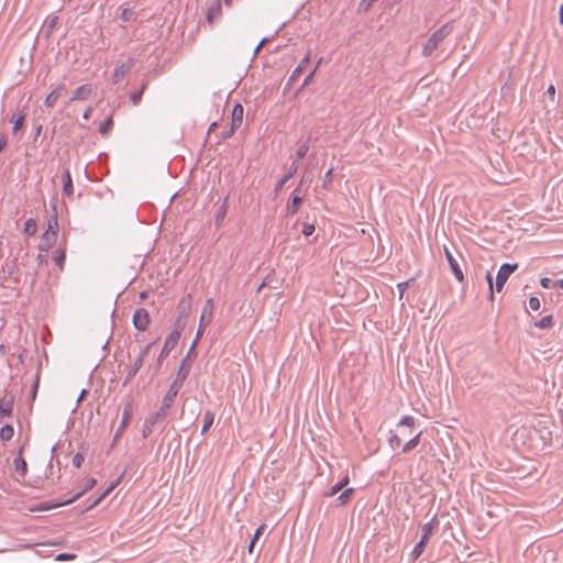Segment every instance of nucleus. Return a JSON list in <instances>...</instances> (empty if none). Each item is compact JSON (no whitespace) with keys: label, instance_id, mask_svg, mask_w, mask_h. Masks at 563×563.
<instances>
[{"label":"nucleus","instance_id":"nucleus-36","mask_svg":"<svg viewBox=\"0 0 563 563\" xmlns=\"http://www.w3.org/2000/svg\"><path fill=\"white\" fill-rule=\"evenodd\" d=\"M265 529H266V525H261L256 529V531H255V533H254V536H253V538H252V540L250 542V545H249V553L250 554L253 553V549H254L255 542L257 541V539L261 537V534L264 532Z\"/></svg>","mask_w":563,"mask_h":563},{"label":"nucleus","instance_id":"nucleus-20","mask_svg":"<svg viewBox=\"0 0 563 563\" xmlns=\"http://www.w3.org/2000/svg\"><path fill=\"white\" fill-rule=\"evenodd\" d=\"M169 409L170 408H165L164 402L162 401L159 409L156 412L150 415L147 418H145V420L152 421L153 426H155L157 422L163 421L167 417V412Z\"/></svg>","mask_w":563,"mask_h":563},{"label":"nucleus","instance_id":"nucleus-46","mask_svg":"<svg viewBox=\"0 0 563 563\" xmlns=\"http://www.w3.org/2000/svg\"><path fill=\"white\" fill-rule=\"evenodd\" d=\"M309 151V144L307 142L302 143L297 150V157L299 159L303 158Z\"/></svg>","mask_w":563,"mask_h":563},{"label":"nucleus","instance_id":"nucleus-29","mask_svg":"<svg viewBox=\"0 0 563 563\" xmlns=\"http://www.w3.org/2000/svg\"><path fill=\"white\" fill-rule=\"evenodd\" d=\"M349 483V477L345 476L343 479H341L339 483H336L334 486L331 487L329 492L325 493V496L332 497L336 495L340 490H342Z\"/></svg>","mask_w":563,"mask_h":563},{"label":"nucleus","instance_id":"nucleus-55","mask_svg":"<svg viewBox=\"0 0 563 563\" xmlns=\"http://www.w3.org/2000/svg\"><path fill=\"white\" fill-rule=\"evenodd\" d=\"M529 307H530L532 310H534V311H536V310H539V308H540V300H539V298H537V297H531V298L529 299Z\"/></svg>","mask_w":563,"mask_h":563},{"label":"nucleus","instance_id":"nucleus-3","mask_svg":"<svg viewBox=\"0 0 563 563\" xmlns=\"http://www.w3.org/2000/svg\"><path fill=\"white\" fill-rule=\"evenodd\" d=\"M212 312H213V300L210 298V299H207L203 305L202 312H201L200 320H199V328H198L196 338L191 344L190 351H192L195 349L203 330L210 323V321L212 319Z\"/></svg>","mask_w":563,"mask_h":563},{"label":"nucleus","instance_id":"nucleus-48","mask_svg":"<svg viewBox=\"0 0 563 563\" xmlns=\"http://www.w3.org/2000/svg\"><path fill=\"white\" fill-rule=\"evenodd\" d=\"M84 460H85L84 455L78 452L74 455L71 463L75 467L79 468L81 466V464L84 463Z\"/></svg>","mask_w":563,"mask_h":563},{"label":"nucleus","instance_id":"nucleus-8","mask_svg":"<svg viewBox=\"0 0 563 563\" xmlns=\"http://www.w3.org/2000/svg\"><path fill=\"white\" fill-rule=\"evenodd\" d=\"M243 121V107L236 103L232 109L231 129L224 134V137L231 136L234 131L241 126Z\"/></svg>","mask_w":563,"mask_h":563},{"label":"nucleus","instance_id":"nucleus-21","mask_svg":"<svg viewBox=\"0 0 563 563\" xmlns=\"http://www.w3.org/2000/svg\"><path fill=\"white\" fill-rule=\"evenodd\" d=\"M73 192H74V187H73L71 175L68 169H65L63 173V194L65 196L69 197L73 195Z\"/></svg>","mask_w":563,"mask_h":563},{"label":"nucleus","instance_id":"nucleus-16","mask_svg":"<svg viewBox=\"0 0 563 563\" xmlns=\"http://www.w3.org/2000/svg\"><path fill=\"white\" fill-rule=\"evenodd\" d=\"M92 93V87L91 85H82L80 87H78L73 96L70 97L69 101H75V100H87L90 98Z\"/></svg>","mask_w":563,"mask_h":563},{"label":"nucleus","instance_id":"nucleus-22","mask_svg":"<svg viewBox=\"0 0 563 563\" xmlns=\"http://www.w3.org/2000/svg\"><path fill=\"white\" fill-rule=\"evenodd\" d=\"M302 203V196H291L290 202L286 207V214L292 216L298 212Z\"/></svg>","mask_w":563,"mask_h":563},{"label":"nucleus","instance_id":"nucleus-4","mask_svg":"<svg viewBox=\"0 0 563 563\" xmlns=\"http://www.w3.org/2000/svg\"><path fill=\"white\" fill-rule=\"evenodd\" d=\"M518 268V264H503L496 276V290L501 291L509 276Z\"/></svg>","mask_w":563,"mask_h":563},{"label":"nucleus","instance_id":"nucleus-2","mask_svg":"<svg viewBox=\"0 0 563 563\" xmlns=\"http://www.w3.org/2000/svg\"><path fill=\"white\" fill-rule=\"evenodd\" d=\"M188 371H184L183 366L180 367L179 372L177 373V376L175 380L170 384L166 395L163 398L164 407L165 408H172L175 401V398L181 388L185 379L187 378Z\"/></svg>","mask_w":563,"mask_h":563},{"label":"nucleus","instance_id":"nucleus-39","mask_svg":"<svg viewBox=\"0 0 563 563\" xmlns=\"http://www.w3.org/2000/svg\"><path fill=\"white\" fill-rule=\"evenodd\" d=\"M354 493V489L353 488H347L345 489L339 497H338V500L340 501V505H344L349 501V499L351 498L352 494Z\"/></svg>","mask_w":563,"mask_h":563},{"label":"nucleus","instance_id":"nucleus-58","mask_svg":"<svg viewBox=\"0 0 563 563\" xmlns=\"http://www.w3.org/2000/svg\"><path fill=\"white\" fill-rule=\"evenodd\" d=\"M547 95L550 97L552 101H554L555 96V87L553 85H550L547 89Z\"/></svg>","mask_w":563,"mask_h":563},{"label":"nucleus","instance_id":"nucleus-32","mask_svg":"<svg viewBox=\"0 0 563 563\" xmlns=\"http://www.w3.org/2000/svg\"><path fill=\"white\" fill-rule=\"evenodd\" d=\"M422 432H419L416 437H413L412 439H410L404 446H402V452L404 453H408L410 452L411 450H413L419 443H420V437H421Z\"/></svg>","mask_w":563,"mask_h":563},{"label":"nucleus","instance_id":"nucleus-31","mask_svg":"<svg viewBox=\"0 0 563 563\" xmlns=\"http://www.w3.org/2000/svg\"><path fill=\"white\" fill-rule=\"evenodd\" d=\"M14 430L10 424H5L0 429V439L2 441H9L13 438Z\"/></svg>","mask_w":563,"mask_h":563},{"label":"nucleus","instance_id":"nucleus-52","mask_svg":"<svg viewBox=\"0 0 563 563\" xmlns=\"http://www.w3.org/2000/svg\"><path fill=\"white\" fill-rule=\"evenodd\" d=\"M332 173H333V168H330V169L325 173L324 180H323V187H324L325 189H329L330 184L332 183Z\"/></svg>","mask_w":563,"mask_h":563},{"label":"nucleus","instance_id":"nucleus-25","mask_svg":"<svg viewBox=\"0 0 563 563\" xmlns=\"http://www.w3.org/2000/svg\"><path fill=\"white\" fill-rule=\"evenodd\" d=\"M21 454H22V449L19 452V456L16 459H14L13 463H14L16 473L21 476H25V474L27 472V464H26L25 460L23 457H21Z\"/></svg>","mask_w":563,"mask_h":563},{"label":"nucleus","instance_id":"nucleus-28","mask_svg":"<svg viewBox=\"0 0 563 563\" xmlns=\"http://www.w3.org/2000/svg\"><path fill=\"white\" fill-rule=\"evenodd\" d=\"M213 421H214V413L211 412V411H206L203 413V424H202V428H201V433L205 434L207 433V431L211 428V426L213 424Z\"/></svg>","mask_w":563,"mask_h":563},{"label":"nucleus","instance_id":"nucleus-56","mask_svg":"<svg viewBox=\"0 0 563 563\" xmlns=\"http://www.w3.org/2000/svg\"><path fill=\"white\" fill-rule=\"evenodd\" d=\"M540 284H541V286H542L543 288H551L552 286H554V285H555V283H554V282H552V279H550V278H548V277L542 278V279H541V282H540Z\"/></svg>","mask_w":563,"mask_h":563},{"label":"nucleus","instance_id":"nucleus-59","mask_svg":"<svg viewBox=\"0 0 563 563\" xmlns=\"http://www.w3.org/2000/svg\"><path fill=\"white\" fill-rule=\"evenodd\" d=\"M37 388H38V377H36L33 386H32V390H31V394H32V399H35L36 397V393H37Z\"/></svg>","mask_w":563,"mask_h":563},{"label":"nucleus","instance_id":"nucleus-60","mask_svg":"<svg viewBox=\"0 0 563 563\" xmlns=\"http://www.w3.org/2000/svg\"><path fill=\"white\" fill-rule=\"evenodd\" d=\"M91 112H92V108H91V107H88V108L86 109V111L84 112L82 118H84L85 120H89V118H90V115H91Z\"/></svg>","mask_w":563,"mask_h":563},{"label":"nucleus","instance_id":"nucleus-12","mask_svg":"<svg viewBox=\"0 0 563 563\" xmlns=\"http://www.w3.org/2000/svg\"><path fill=\"white\" fill-rule=\"evenodd\" d=\"M57 241V234L54 231H45L41 238L38 249L43 252L48 251Z\"/></svg>","mask_w":563,"mask_h":563},{"label":"nucleus","instance_id":"nucleus-51","mask_svg":"<svg viewBox=\"0 0 563 563\" xmlns=\"http://www.w3.org/2000/svg\"><path fill=\"white\" fill-rule=\"evenodd\" d=\"M314 230H316L314 224L303 223L302 234L306 236H310L314 232Z\"/></svg>","mask_w":563,"mask_h":563},{"label":"nucleus","instance_id":"nucleus-33","mask_svg":"<svg viewBox=\"0 0 563 563\" xmlns=\"http://www.w3.org/2000/svg\"><path fill=\"white\" fill-rule=\"evenodd\" d=\"M53 209H54V213L48 219L47 230L46 231H54L57 234V232H58V217H57L56 208L54 207Z\"/></svg>","mask_w":563,"mask_h":563},{"label":"nucleus","instance_id":"nucleus-49","mask_svg":"<svg viewBox=\"0 0 563 563\" xmlns=\"http://www.w3.org/2000/svg\"><path fill=\"white\" fill-rule=\"evenodd\" d=\"M321 63V60L318 62L317 66L314 67V69L305 78L303 82H302V87H307L308 85H310L313 80V76L317 71V68L319 66V64Z\"/></svg>","mask_w":563,"mask_h":563},{"label":"nucleus","instance_id":"nucleus-38","mask_svg":"<svg viewBox=\"0 0 563 563\" xmlns=\"http://www.w3.org/2000/svg\"><path fill=\"white\" fill-rule=\"evenodd\" d=\"M113 125V120L112 118H108L107 120H104L100 126H99V132L102 134V135H106L109 130H111Z\"/></svg>","mask_w":563,"mask_h":563},{"label":"nucleus","instance_id":"nucleus-6","mask_svg":"<svg viewBox=\"0 0 563 563\" xmlns=\"http://www.w3.org/2000/svg\"><path fill=\"white\" fill-rule=\"evenodd\" d=\"M151 322L148 311L144 308H139L133 313V324L139 331H145Z\"/></svg>","mask_w":563,"mask_h":563},{"label":"nucleus","instance_id":"nucleus-24","mask_svg":"<svg viewBox=\"0 0 563 563\" xmlns=\"http://www.w3.org/2000/svg\"><path fill=\"white\" fill-rule=\"evenodd\" d=\"M439 525L437 518L434 517L431 521L424 523L422 526V537L421 539L424 541H429L430 537L433 533L434 528Z\"/></svg>","mask_w":563,"mask_h":563},{"label":"nucleus","instance_id":"nucleus-45","mask_svg":"<svg viewBox=\"0 0 563 563\" xmlns=\"http://www.w3.org/2000/svg\"><path fill=\"white\" fill-rule=\"evenodd\" d=\"M227 205H228V199H225L222 203V206L220 207L219 211H218V216H217V224L219 225L220 224V221L224 218L225 213H227Z\"/></svg>","mask_w":563,"mask_h":563},{"label":"nucleus","instance_id":"nucleus-62","mask_svg":"<svg viewBox=\"0 0 563 563\" xmlns=\"http://www.w3.org/2000/svg\"><path fill=\"white\" fill-rule=\"evenodd\" d=\"M291 196H302V190H301L300 186H298V187L294 190V192H292V195H291Z\"/></svg>","mask_w":563,"mask_h":563},{"label":"nucleus","instance_id":"nucleus-19","mask_svg":"<svg viewBox=\"0 0 563 563\" xmlns=\"http://www.w3.org/2000/svg\"><path fill=\"white\" fill-rule=\"evenodd\" d=\"M298 168H299V164L297 162H294L290 167H289V170L288 173L277 183L276 187H275V192L277 194L283 187L284 185L298 172Z\"/></svg>","mask_w":563,"mask_h":563},{"label":"nucleus","instance_id":"nucleus-61","mask_svg":"<svg viewBox=\"0 0 563 563\" xmlns=\"http://www.w3.org/2000/svg\"><path fill=\"white\" fill-rule=\"evenodd\" d=\"M266 41H267L266 38H263V40L260 42V44H258V45L256 46V48L254 49V55H256V54L261 51V48L264 46V44L266 43Z\"/></svg>","mask_w":563,"mask_h":563},{"label":"nucleus","instance_id":"nucleus-53","mask_svg":"<svg viewBox=\"0 0 563 563\" xmlns=\"http://www.w3.org/2000/svg\"><path fill=\"white\" fill-rule=\"evenodd\" d=\"M76 559V554H71V553H59L55 560L56 561H70V560H75Z\"/></svg>","mask_w":563,"mask_h":563},{"label":"nucleus","instance_id":"nucleus-42","mask_svg":"<svg viewBox=\"0 0 563 563\" xmlns=\"http://www.w3.org/2000/svg\"><path fill=\"white\" fill-rule=\"evenodd\" d=\"M153 422L152 421H144L142 435L144 439H146L152 432H153Z\"/></svg>","mask_w":563,"mask_h":563},{"label":"nucleus","instance_id":"nucleus-11","mask_svg":"<svg viewBox=\"0 0 563 563\" xmlns=\"http://www.w3.org/2000/svg\"><path fill=\"white\" fill-rule=\"evenodd\" d=\"M13 404H14V397L10 394H5L0 399V417H9L12 413L13 410Z\"/></svg>","mask_w":563,"mask_h":563},{"label":"nucleus","instance_id":"nucleus-41","mask_svg":"<svg viewBox=\"0 0 563 563\" xmlns=\"http://www.w3.org/2000/svg\"><path fill=\"white\" fill-rule=\"evenodd\" d=\"M114 488V485H111L110 487H108L103 494H101L88 508L87 510H90L92 509L93 507H96L106 496L109 495V493Z\"/></svg>","mask_w":563,"mask_h":563},{"label":"nucleus","instance_id":"nucleus-57","mask_svg":"<svg viewBox=\"0 0 563 563\" xmlns=\"http://www.w3.org/2000/svg\"><path fill=\"white\" fill-rule=\"evenodd\" d=\"M8 144V137L5 134L0 135V153L5 148Z\"/></svg>","mask_w":563,"mask_h":563},{"label":"nucleus","instance_id":"nucleus-17","mask_svg":"<svg viewBox=\"0 0 563 563\" xmlns=\"http://www.w3.org/2000/svg\"><path fill=\"white\" fill-rule=\"evenodd\" d=\"M178 338H177V333H170L166 340H165V343H164V346H163V350L159 354V361L165 358L169 352L176 346V344L178 343Z\"/></svg>","mask_w":563,"mask_h":563},{"label":"nucleus","instance_id":"nucleus-1","mask_svg":"<svg viewBox=\"0 0 563 563\" xmlns=\"http://www.w3.org/2000/svg\"><path fill=\"white\" fill-rule=\"evenodd\" d=\"M452 30V25L450 23H445L433 32L423 46V56H431L439 48L441 43L451 34Z\"/></svg>","mask_w":563,"mask_h":563},{"label":"nucleus","instance_id":"nucleus-44","mask_svg":"<svg viewBox=\"0 0 563 563\" xmlns=\"http://www.w3.org/2000/svg\"><path fill=\"white\" fill-rule=\"evenodd\" d=\"M416 424V420L413 417L411 416H404L400 421H399V426H407V427H415Z\"/></svg>","mask_w":563,"mask_h":563},{"label":"nucleus","instance_id":"nucleus-43","mask_svg":"<svg viewBox=\"0 0 563 563\" xmlns=\"http://www.w3.org/2000/svg\"><path fill=\"white\" fill-rule=\"evenodd\" d=\"M413 280H415V279H413V278H411V279H409V280H407V282H402V283H399V284L397 285V287H398V289H399V299H400V300L402 299L404 294H405V291L407 290V288L409 287L410 283H412Z\"/></svg>","mask_w":563,"mask_h":563},{"label":"nucleus","instance_id":"nucleus-14","mask_svg":"<svg viewBox=\"0 0 563 563\" xmlns=\"http://www.w3.org/2000/svg\"><path fill=\"white\" fill-rule=\"evenodd\" d=\"M131 417H132V404L129 402L125 405V407L123 409L122 420H121L120 427L114 435V440H117L120 437V434L124 431V429L128 427V424L130 423Z\"/></svg>","mask_w":563,"mask_h":563},{"label":"nucleus","instance_id":"nucleus-63","mask_svg":"<svg viewBox=\"0 0 563 563\" xmlns=\"http://www.w3.org/2000/svg\"><path fill=\"white\" fill-rule=\"evenodd\" d=\"M85 395H86V390H85V389H82V390H81V393H80V395H79V397H78V399H77V401H78V402L82 401V399L85 398Z\"/></svg>","mask_w":563,"mask_h":563},{"label":"nucleus","instance_id":"nucleus-15","mask_svg":"<svg viewBox=\"0 0 563 563\" xmlns=\"http://www.w3.org/2000/svg\"><path fill=\"white\" fill-rule=\"evenodd\" d=\"M192 297L190 295L184 296L177 306L178 317L188 318L191 310Z\"/></svg>","mask_w":563,"mask_h":563},{"label":"nucleus","instance_id":"nucleus-40","mask_svg":"<svg viewBox=\"0 0 563 563\" xmlns=\"http://www.w3.org/2000/svg\"><path fill=\"white\" fill-rule=\"evenodd\" d=\"M145 88H146V84H144L139 91H135V92L131 93V100H132L134 106L140 103L141 99H142V95H143Z\"/></svg>","mask_w":563,"mask_h":563},{"label":"nucleus","instance_id":"nucleus-9","mask_svg":"<svg viewBox=\"0 0 563 563\" xmlns=\"http://www.w3.org/2000/svg\"><path fill=\"white\" fill-rule=\"evenodd\" d=\"M444 254H445L446 261L449 263V266H450L454 277L456 278V280L462 283L464 280V274H463L457 261L455 260V257L453 256V254L446 246H444Z\"/></svg>","mask_w":563,"mask_h":563},{"label":"nucleus","instance_id":"nucleus-64","mask_svg":"<svg viewBox=\"0 0 563 563\" xmlns=\"http://www.w3.org/2000/svg\"><path fill=\"white\" fill-rule=\"evenodd\" d=\"M560 23L563 24V4L560 7Z\"/></svg>","mask_w":563,"mask_h":563},{"label":"nucleus","instance_id":"nucleus-7","mask_svg":"<svg viewBox=\"0 0 563 563\" xmlns=\"http://www.w3.org/2000/svg\"><path fill=\"white\" fill-rule=\"evenodd\" d=\"M153 343L147 344L145 347L142 349L139 356L135 358L132 367L128 372L126 380L132 379L136 373L140 371V368L143 366L144 360L147 356Z\"/></svg>","mask_w":563,"mask_h":563},{"label":"nucleus","instance_id":"nucleus-5","mask_svg":"<svg viewBox=\"0 0 563 563\" xmlns=\"http://www.w3.org/2000/svg\"><path fill=\"white\" fill-rule=\"evenodd\" d=\"M97 481L95 478H90L88 481V484L86 485V487L78 492L76 495H74L71 498L65 500V501H60L58 504H54V505H51V504H42L37 507L38 510H49V509H53V508H56L58 506H64V505H68L75 500H77L78 498H80L86 492H88L89 489H91L95 485H96Z\"/></svg>","mask_w":563,"mask_h":563},{"label":"nucleus","instance_id":"nucleus-37","mask_svg":"<svg viewBox=\"0 0 563 563\" xmlns=\"http://www.w3.org/2000/svg\"><path fill=\"white\" fill-rule=\"evenodd\" d=\"M553 324V318L551 314L543 317L541 320L534 323L540 329H550Z\"/></svg>","mask_w":563,"mask_h":563},{"label":"nucleus","instance_id":"nucleus-26","mask_svg":"<svg viewBox=\"0 0 563 563\" xmlns=\"http://www.w3.org/2000/svg\"><path fill=\"white\" fill-rule=\"evenodd\" d=\"M26 114L24 112H20L19 114H13L11 122L13 123V133H16L22 129Z\"/></svg>","mask_w":563,"mask_h":563},{"label":"nucleus","instance_id":"nucleus-23","mask_svg":"<svg viewBox=\"0 0 563 563\" xmlns=\"http://www.w3.org/2000/svg\"><path fill=\"white\" fill-rule=\"evenodd\" d=\"M64 89L65 85L62 84L57 86L51 93H48L44 101L45 106L49 108L53 107Z\"/></svg>","mask_w":563,"mask_h":563},{"label":"nucleus","instance_id":"nucleus-47","mask_svg":"<svg viewBox=\"0 0 563 563\" xmlns=\"http://www.w3.org/2000/svg\"><path fill=\"white\" fill-rule=\"evenodd\" d=\"M133 15H134L133 10H131V9H123L121 14H120V18H121L122 21L128 22V21H131L133 19Z\"/></svg>","mask_w":563,"mask_h":563},{"label":"nucleus","instance_id":"nucleus-30","mask_svg":"<svg viewBox=\"0 0 563 563\" xmlns=\"http://www.w3.org/2000/svg\"><path fill=\"white\" fill-rule=\"evenodd\" d=\"M187 319L183 317H177L174 323V329L172 333H177V338L180 339L181 332L186 328Z\"/></svg>","mask_w":563,"mask_h":563},{"label":"nucleus","instance_id":"nucleus-13","mask_svg":"<svg viewBox=\"0 0 563 563\" xmlns=\"http://www.w3.org/2000/svg\"><path fill=\"white\" fill-rule=\"evenodd\" d=\"M222 13L220 0H211L207 10V21L210 25L213 24L214 19L219 18Z\"/></svg>","mask_w":563,"mask_h":563},{"label":"nucleus","instance_id":"nucleus-50","mask_svg":"<svg viewBox=\"0 0 563 563\" xmlns=\"http://www.w3.org/2000/svg\"><path fill=\"white\" fill-rule=\"evenodd\" d=\"M485 278H486V282L488 283V287H489V299L494 300L493 276L489 272H487Z\"/></svg>","mask_w":563,"mask_h":563},{"label":"nucleus","instance_id":"nucleus-18","mask_svg":"<svg viewBox=\"0 0 563 563\" xmlns=\"http://www.w3.org/2000/svg\"><path fill=\"white\" fill-rule=\"evenodd\" d=\"M310 60V56L309 54L306 55L299 63V65L295 68V70L292 71V74L290 75L289 79H288V85H291L301 74L302 71L306 69L308 63Z\"/></svg>","mask_w":563,"mask_h":563},{"label":"nucleus","instance_id":"nucleus-27","mask_svg":"<svg viewBox=\"0 0 563 563\" xmlns=\"http://www.w3.org/2000/svg\"><path fill=\"white\" fill-rule=\"evenodd\" d=\"M54 263L56 264V266H58V268L60 271L64 269V265H65V260H66V251H65V247H59L57 251H56V254L54 255Z\"/></svg>","mask_w":563,"mask_h":563},{"label":"nucleus","instance_id":"nucleus-35","mask_svg":"<svg viewBox=\"0 0 563 563\" xmlns=\"http://www.w3.org/2000/svg\"><path fill=\"white\" fill-rule=\"evenodd\" d=\"M427 543H428V541H424V540L421 539L416 544V547L413 548V550L411 552V555H412L413 560H417L423 553Z\"/></svg>","mask_w":563,"mask_h":563},{"label":"nucleus","instance_id":"nucleus-34","mask_svg":"<svg viewBox=\"0 0 563 563\" xmlns=\"http://www.w3.org/2000/svg\"><path fill=\"white\" fill-rule=\"evenodd\" d=\"M37 227L34 219L30 218L24 222L23 232L27 235H34L36 233Z\"/></svg>","mask_w":563,"mask_h":563},{"label":"nucleus","instance_id":"nucleus-10","mask_svg":"<svg viewBox=\"0 0 563 563\" xmlns=\"http://www.w3.org/2000/svg\"><path fill=\"white\" fill-rule=\"evenodd\" d=\"M132 66V58H129L126 62L117 66L112 75V84H118L120 80H122L124 76L131 70Z\"/></svg>","mask_w":563,"mask_h":563},{"label":"nucleus","instance_id":"nucleus-54","mask_svg":"<svg viewBox=\"0 0 563 563\" xmlns=\"http://www.w3.org/2000/svg\"><path fill=\"white\" fill-rule=\"evenodd\" d=\"M389 445L394 449L396 446H399L401 443V440L398 435L394 434L388 439Z\"/></svg>","mask_w":563,"mask_h":563}]
</instances>
